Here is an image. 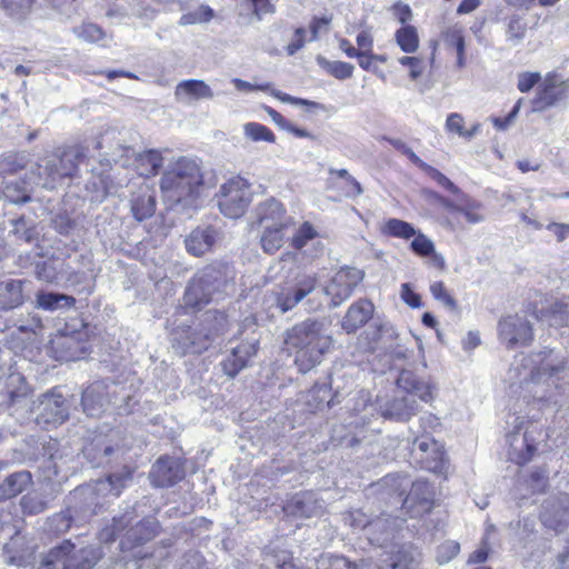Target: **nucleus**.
<instances>
[{
	"instance_id": "f257e3e1",
	"label": "nucleus",
	"mask_w": 569,
	"mask_h": 569,
	"mask_svg": "<svg viewBox=\"0 0 569 569\" xmlns=\"http://www.w3.org/2000/svg\"><path fill=\"white\" fill-rule=\"evenodd\" d=\"M567 373L566 360L553 350H542L516 358L508 379L519 385L533 400L543 406H560L563 389L559 383Z\"/></svg>"
},
{
	"instance_id": "f03ea898",
	"label": "nucleus",
	"mask_w": 569,
	"mask_h": 569,
	"mask_svg": "<svg viewBox=\"0 0 569 569\" xmlns=\"http://www.w3.org/2000/svg\"><path fill=\"white\" fill-rule=\"evenodd\" d=\"M333 339L323 322L307 319L288 329L284 345L295 355V363L300 372H308L318 366L332 347Z\"/></svg>"
},
{
	"instance_id": "7ed1b4c3",
	"label": "nucleus",
	"mask_w": 569,
	"mask_h": 569,
	"mask_svg": "<svg viewBox=\"0 0 569 569\" xmlns=\"http://www.w3.org/2000/svg\"><path fill=\"white\" fill-rule=\"evenodd\" d=\"M202 184L203 177L197 161L180 158L163 172L160 190L171 203H190L199 196Z\"/></svg>"
},
{
	"instance_id": "20e7f679",
	"label": "nucleus",
	"mask_w": 569,
	"mask_h": 569,
	"mask_svg": "<svg viewBox=\"0 0 569 569\" xmlns=\"http://www.w3.org/2000/svg\"><path fill=\"white\" fill-rule=\"evenodd\" d=\"M228 320L224 313L218 310H209L204 313L200 328L191 330L189 326H179L173 329L171 347L176 353H201L227 330Z\"/></svg>"
},
{
	"instance_id": "39448f33",
	"label": "nucleus",
	"mask_w": 569,
	"mask_h": 569,
	"mask_svg": "<svg viewBox=\"0 0 569 569\" xmlns=\"http://www.w3.org/2000/svg\"><path fill=\"white\" fill-rule=\"evenodd\" d=\"M397 386L406 395L395 397L383 409V416L406 421L419 411V405L415 397L417 396L423 402H430L435 398L436 386L431 380L419 378L413 371L403 369L397 379Z\"/></svg>"
},
{
	"instance_id": "423d86ee",
	"label": "nucleus",
	"mask_w": 569,
	"mask_h": 569,
	"mask_svg": "<svg viewBox=\"0 0 569 569\" xmlns=\"http://www.w3.org/2000/svg\"><path fill=\"white\" fill-rule=\"evenodd\" d=\"M233 278V270L226 263L209 264L201 269L184 292L187 307L200 309L208 305L214 295L227 290Z\"/></svg>"
},
{
	"instance_id": "0eeeda50",
	"label": "nucleus",
	"mask_w": 569,
	"mask_h": 569,
	"mask_svg": "<svg viewBox=\"0 0 569 569\" xmlns=\"http://www.w3.org/2000/svg\"><path fill=\"white\" fill-rule=\"evenodd\" d=\"M87 148L81 144L70 146L63 150L44 157L38 164V184L47 189L56 188L57 182L64 178H72L78 166L87 157Z\"/></svg>"
},
{
	"instance_id": "6e6552de",
	"label": "nucleus",
	"mask_w": 569,
	"mask_h": 569,
	"mask_svg": "<svg viewBox=\"0 0 569 569\" xmlns=\"http://www.w3.org/2000/svg\"><path fill=\"white\" fill-rule=\"evenodd\" d=\"M381 486H386L391 495L401 502L402 508L411 513V517L419 516L431 508L433 498L432 487L428 481L417 480L411 482L407 477L389 475L382 479Z\"/></svg>"
},
{
	"instance_id": "1a4fd4ad",
	"label": "nucleus",
	"mask_w": 569,
	"mask_h": 569,
	"mask_svg": "<svg viewBox=\"0 0 569 569\" xmlns=\"http://www.w3.org/2000/svg\"><path fill=\"white\" fill-rule=\"evenodd\" d=\"M102 550L98 546H87L74 550L70 540L52 548L42 560L44 569H91L102 558Z\"/></svg>"
},
{
	"instance_id": "9d476101",
	"label": "nucleus",
	"mask_w": 569,
	"mask_h": 569,
	"mask_svg": "<svg viewBox=\"0 0 569 569\" xmlns=\"http://www.w3.org/2000/svg\"><path fill=\"white\" fill-rule=\"evenodd\" d=\"M541 428L533 421L523 417H516L513 429L507 435L509 458L517 465H525L531 460L537 451Z\"/></svg>"
},
{
	"instance_id": "9b49d317",
	"label": "nucleus",
	"mask_w": 569,
	"mask_h": 569,
	"mask_svg": "<svg viewBox=\"0 0 569 569\" xmlns=\"http://www.w3.org/2000/svg\"><path fill=\"white\" fill-rule=\"evenodd\" d=\"M217 199L224 217L238 219L244 214L251 202L250 184L240 177L231 178L220 187Z\"/></svg>"
},
{
	"instance_id": "f8f14e48",
	"label": "nucleus",
	"mask_w": 569,
	"mask_h": 569,
	"mask_svg": "<svg viewBox=\"0 0 569 569\" xmlns=\"http://www.w3.org/2000/svg\"><path fill=\"white\" fill-rule=\"evenodd\" d=\"M317 284L316 274L297 273L278 287L274 293L277 308L281 313L292 310L316 290Z\"/></svg>"
},
{
	"instance_id": "ddd939ff",
	"label": "nucleus",
	"mask_w": 569,
	"mask_h": 569,
	"mask_svg": "<svg viewBox=\"0 0 569 569\" xmlns=\"http://www.w3.org/2000/svg\"><path fill=\"white\" fill-rule=\"evenodd\" d=\"M410 455L421 469L432 472L442 470L445 460L443 447L427 433L415 438Z\"/></svg>"
},
{
	"instance_id": "4468645a",
	"label": "nucleus",
	"mask_w": 569,
	"mask_h": 569,
	"mask_svg": "<svg viewBox=\"0 0 569 569\" xmlns=\"http://www.w3.org/2000/svg\"><path fill=\"white\" fill-rule=\"evenodd\" d=\"M362 279L363 272L357 268L346 267L337 271L323 288V292L330 298V307L336 308L346 301Z\"/></svg>"
},
{
	"instance_id": "2eb2a0df",
	"label": "nucleus",
	"mask_w": 569,
	"mask_h": 569,
	"mask_svg": "<svg viewBox=\"0 0 569 569\" xmlns=\"http://www.w3.org/2000/svg\"><path fill=\"white\" fill-rule=\"evenodd\" d=\"M498 336L507 348L513 349L517 346L528 345L533 338V332L530 322L525 317L510 315L500 319Z\"/></svg>"
},
{
	"instance_id": "dca6fc26",
	"label": "nucleus",
	"mask_w": 569,
	"mask_h": 569,
	"mask_svg": "<svg viewBox=\"0 0 569 569\" xmlns=\"http://www.w3.org/2000/svg\"><path fill=\"white\" fill-rule=\"evenodd\" d=\"M68 416L66 400L61 395L52 391L40 398L36 417V422L40 427L46 429L56 427L63 423Z\"/></svg>"
},
{
	"instance_id": "f3484780",
	"label": "nucleus",
	"mask_w": 569,
	"mask_h": 569,
	"mask_svg": "<svg viewBox=\"0 0 569 569\" xmlns=\"http://www.w3.org/2000/svg\"><path fill=\"white\" fill-rule=\"evenodd\" d=\"M569 92V82L561 80L557 76L547 77L531 101L532 112H541L558 104L567 98Z\"/></svg>"
},
{
	"instance_id": "a211bd4d",
	"label": "nucleus",
	"mask_w": 569,
	"mask_h": 569,
	"mask_svg": "<svg viewBox=\"0 0 569 569\" xmlns=\"http://www.w3.org/2000/svg\"><path fill=\"white\" fill-rule=\"evenodd\" d=\"M540 518L546 527L556 531L563 530L569 525V496L561 493L547 499Z\"/></svg>"
},
{
	"instance_id": "6ab92c4d",
	"label": "nucleus",
	"mask_w": 569,
	"mask_h": 569,
	"mask_svg": "<svg viewBox=\"0 0 569 569\" xmlns=\"http://www.w3.org/2000/svg\"><path fill=\"white\" fill-rule=\"evenodd\" d=\"M121 132L116 129L104 131L100 139L97 141V149H107L106 154L110 156L111 160L127 167L131 163V158L134 151L121 143Z\"/></svg>"
},
{
	"instance_id": "aec40b11",
	"label": "nucleus",
	"mask_w": 569,
	"mask_h": 569,
	"mask_svg": "<svg viewBox=\"0 0 569 569\" xmlns=\"http://www.w3.org/2000/svg\"><path fill=\"white\" fill-rule=\"evenodd\" d=\"M256 213L260 227H290L293 219L287 216L283 204L274 198L259 203Z\"/></svg>"
},
{
	"instance_id": "412c9836",
	"label": "nucleus",
	"mask_w": 569,
	"mask_h": 569,
	"mask_svg": "<svg viewBox=\"0 0 569 569\" xmlns=\"http://www.w3.org/2000/svg\"><path fill=\"white\" fill-rule=\"evenodd\" d=\"M184 471L178 460L169 457L159 458L152 466L150 479L156 487H170L181 480Z\"/></svg>"
},
{
	"instance_id": "4be33fe9",
	"label": "nucleus",
	"mask_w": 569,
	"mask_h": 569,
	"mask_svg": "<svg viewBox=\"0 0 569 569\" xmlns=\"http://www.w3.org/2000/svg\"><path fill=\"white\" fill-rule=\"evenodd\" d=\"M110 402L108 385L104 381H96L82 393L83 411L89 417L99 416Z\"/></svg>"
},
{
	"instance_id": "5701e85b",
	"label": "nucleus",
	"mask_w": 569,
	"mask_h": 569,
	"mask_svg": "<svg viewBox=\"0 0 569 569\" xmlns=\"http://www.w3.org/2000/svg\"><path fill=\"white\" fill-rule=\"evenodd\" d=\"M375 307L367 299H359L347 310L341 321V328L347 333H353L365 326L372 317Z\"/></svg>"
},
{
	"instance_id": "b1692460",
	"label": "nucleus",
	"mask_w": 569,
	"mask_h": 569,
	"mask_svg": "<svg viewBox=\"0 0 569 569\" xmlns=\"http://www.w3.org/2000/svg\"><path fill=\"white\" fill-rule=\"evenodd\" d=\"M257 353V341H247L232 348L231 353L221 362L223 372L233 378L247 367L251 357Z\"/></svg>"
},
{
	"instance_id": "393cba45",
	"label": "nucleus",
	"mask_w": 569,
	"mask_h": 569,
	"mask_svg": "<svg viewBox=\"0 0 569 569\" xmlns=\"http://www.w3.org/2000/svg\"><path fill=\"white\" fill-rule=\"evenodd\" d=\"M400 563L391 561L386 567H378L371 560L351 562L345 557L323 553L317 559V569H399Z\"/></svg>"
},
{
	"instance_id": "a878e982",
	"label": "nucleus",
	"mask_w": 569,
	"mask_h": 569,
	"mask_svg": "<svg viewBox=\"0 0 569 569\" xmlns=\"http://www.w3.org/2000/svg\"><path fill=\"white\" fill-rule=\"evenodd\" d=\"M131 211L138 221L153 216L156 211V192L148 183H141L132 193Z\"/></svg>"
},
{
	"instance_id": "bb28decb",
	"label": "nucleus",
	"mask_w": 569,
	"mask_h": 569,
	"mask_svg": "<svg viewBox=\"0 0 569 569\" xmlns=\"http://www.w3.org/2000/svg\"><path fill=\"white\" fill-rule=\"evenodd\" d=\"M174 96L179 101L190 102L191 100L211 99L213 92L204 81L190 79L178 83Z\"/></svg>"
},
{
	"instance_id": "cd10ccee",
	"label": "nucleus",
	"mask_w": 569,
	"mask_h": 569,
	"mask_svg": "<svg viewBox=\"0 0 569 569\" xmlns=\"http://www.w3.org/2000/svg\"><path fill=\"white\" fill-rule=\"evenodd\" d=\"M410 248L417 256L421 258H428L435 268H445V258L442 254L436 252L433 241L421 231H417L416 236H413Z\"/></svg>"
},
{
	"instance_id": "c85d7f7f",
	"label": "nucleus",
	"mask_w": 569,
	"mask_h": 569,
	"mask_svg": "<svg viewBox=\"0 0 569 569\" xmlns=\"http://www.w3.org/2000/svg\"><path fill=\"white\" fill-rule=\"evenodd\" d=\"M548 473L546 468H536L528 477L520 479L517 487L520 497L545 492L549 483Z\"/></svg>"
},
{
	"instance_id": "c756f323",
	"label": "nucleus",
	"mask_w": 569,
	"mask_h": 569,
	"mask_svg": "<svg viewBox=\"0 0 569 569\" xmlns=\"http://www.w3.org/2000/svg\"><path fill=\"white\" fill-rule=\"evenodd\" d=\"M216 241V230L212 228L196 229L186 239L188 252L200 257L208 252Z\"/></svg>"
},
{
	"instance_id": "7c9ffc66",
	"label": "nucleus",
	"mask_w": 569,
	"mask_h": 569,
	"mask_svg": "<svg viewBox=\"0 0 569 569\" xmlns=\"http://www.w3.org/2000/svg\"><path fill=\"white\" fill-rule=\"evenodd\" d=\"M118 449L106 439L99 438L84 447L83 453L93 467H102L110 462Z\"/></svg>"
},
{
	"instance_id": "2f4dec72",
	"label": "nucleus",
	"mask_w": 569,
	"mask_h": 569,
	"mask_svg": "<svg viewBox=\"0 0 569 569\" xmlns=\"http://www.w3.org/2000/svg\"><path fill=\"white\" fill-rule=\"evenodd\" d=\"M133 163L141 176L153 177L163 166V157L157 149L146 150L132 156Z\"/></svg>"
},
{
	"instance_id": "473e14b6",
	"label": "nucleus",
	"mask_w": 569,
	"mask_h": 569,
	"mask_svg": "<svg viewBox=\"0 0 569 569\" xmlns=\"http://www.w3.org/2000/svg\"><path fill=\"white\" fill-rule=\"evenodd\" d=\"M288 509L300 517L311 518L323 511V505L312 492H302L293 498Z\"/></svg>"
},
{
	"instance_id": "72a5a7b5",
	"label": "nucleus",
	"mask_w": 569,
	"mask_h": 569,
	"mask_svg": "<svg viewBox=\"0 0 569 569\" xmlns=\"http://www.w3.org/2000/svg\"><path fill=\"white\" fill-rule=\"evenodd\" d=\"M23 302L22 281L21 280H3L0 281V309L11 310Z\"/></svg>"
},
{
	"instance_id": "f704fd0d",
	"label": "nucleus",
	"mask_w": 569,
	"mask_h": 569,
	"mask_svg": "<svg viewBox=\"0 0 569 569\" xmlns=\"http://www.w3.org/2000/svg\"><path fill=\"white\" fill-rule=\"evenodd\" d=\"M539 320L551 327L569 326V301L557 300L539 311Z\"/></svg>"
},
{
	"instance_id": "c9c22d12",
	"label": "nucleus",
	"mask_w": 569,
	"mask_h": 569,
	"mask_svg": "<svg viewBox=\"0 0 569 569\" xmlns=\"http://www.w3.org/2000/svg\"><path fill=\"white\" fill-rule=\"evenodd\" d=\"M31 483L29 471H18L4 479L0 486V498L9 499L21 493Z\"/></svg>"
},
{
	"instance_id": "e433bc0d",
	"label": "nucleus",
	"mask_w": 569,
	"mask_h": 569,
	"mask_svg": "<svg viewBox=\"0 0 569 569\" xmlns=\"http://www.w3.org/2000/svg\"><path fill=\"white\" fill-rule=\"evenodd\" d=\"M289 227H261L260 244L268 254L276 253L284 243L286 230Z\"/></svg>"
},
{
	"instance_id": "4c0bfd02",
	"label": "nucleus",
	"mask_w": 569,
	"mask_h": 569,
	"mask_svg": "<svg viewBox=\"0 0 569 569\" xmlns=\"http://www.w3.org/2000/svg\"><path fill=\"white\" fill-rule=\"evenodd\" d=\"M481 203L469 196L460 192L457 194L456 204L452 212H459L463 214L469 223H479L483 220V216L479 212Z\"/></svg>"
},
{
	"instance_id": "58836bf2",
	"label": "nucleus",
	"mask_w": 569,
	"mask_h": 569,
	"mask_svg": "<svg viewBox=\"0 0 569 569\" xmlns=\"http://www.w3.org/2000/svg\"><path fill=\"white\" fill-rule=\"evenodd\" d=\"M158 525L151 520L138 522L134 527L126 532V541L121 540V547L124 548L127 542L142 543L150 540L157 533Z\"/></svg>"
},
{
	"instance_id": "ea45409f",
	"label": "nucleus",
	"mask_w": 569,
	"mask_h": 569,
	"mask_svg": "<svg viewBox=\"0 0 569 569\" xmlns=\"http://www.w3.org/2000/svg\"><path fill=\"white\" fill-rule=\"evenodd\" d=\"M132 472L129 469H124L121 472L110 475L106 480H99L97 482V491L110 492L113 496H119L121 490L131 481Z\"/></svg>"
},
{
	"instance_id": "a19ab883",
	"label": "nucleus",
	"mask_w": 569,
	"mask_h": 569,
	"mask_svg": "<svg viewBox=\"0 0 569 569\" xmlns=\"http://www.w3.org/2000/svg\"><path fill=\"white\" fill-rule=\"evenodd\" d=\"M395 39L400 49L406 53H415L419 48V37L416 27L405 26L395 33Z\"/></svg>"
},
{
	"instance_id": "79ce46f5",
	"label": "nucleus",
	"mask_w": 569,
	"mask_h": 569,
	"mask_svg": "<svg viewBox=\"0 0 569 569\" xmlns=\"http://www.w3.org/2000/svg\"><path fill=\"white\" fill-rule=\"evenodd\" d=\"M244 137L252 142L274 143V133L264 124L259 122H247L242 127Z\"/></svg>"
},
{
	"instance_id": "37998d69",
	"label": "nucleus",
	"mask_w": 569,
	"mask_h": 569,
	"mask_svg": "<svg viewBox=\"0 0 569 569\" xmlns=\"http://www.w3.org/2000/svg\"><path fill=\"white\" fill-rule=\"evenodd\" d=\"M345 522L356 529H363L367 535L373 536V529L379 527L381 520H371L368 515L361 510H353L345 516Z\"/></svg>"
},
{
	"instance_id": "c03bdc74",
	"label": "nucleus",
	"mask_w": 569,
	"mask_h": 569,
	"mask_svg": "<svg viewBox=\"0 0 569 569\" xmlns=\"http://www.w3.org/2000/svg\"><path fill=\"white\" fill-rule=\"evenodd\" d=\"M3 196L9 202L16 204L30 201L26 182L21 180L8 181L3 189Z\"/></svg>"
},
{
	"instance_id": "a18cd8bd",
	"label": "nucleus",
	"mask_w": 569,
	"mask_h": 569,
	"mask_svg": "<svg viewBox=\"0 0 569 569\" xmlns=\"http://www.w3.org/2000/svg\"><path fill=\"white\" fill-rule=\"evenodd\" d=\"M383 232L391 237L410 239L413 236H416L417 230L413 228L411 223L407 221L391 218L386 222L383 227Z\"/></svg>"
},
{
	"instance_id": "49530a36",
	"label": "nucleus",
	"mask_w": 569,
	"mask_h": 569,
	"mask_svg": "<svg viewBox=\"0 0 569 569\" xmlns=\"http://www.w3.org/2000/svg\"><path fill=\"white\" fill-rule=\"evenodd\" d=\"M34 0H1L4 12L17 20L24 19L30 12Z\"/></svg>"
},
{
	"instance_id": "de8ad7c7",
	"label": "nucleus",
	"mask_w": 569,
	"mask_h": 569,
	"mask_svg": "<svg viewBox=\"0 0 569 569\" xmlns=\"http://www.w3.org/2000/svg\"><path fill=\"white\" fill-rule=\"evenodd\" d=\"M318 62L323 67L331 76L339 80H346L352 77L353 66L343 61H328L325 58L319 57Z\"/></svg>"
},
{
	"instance_id": "09e8293b",
	"label": "nucleus",
	"mask_w": 569,
	"mask_h": 569,
	"mask_svg": "<svg viewBox=\"0 0 569 569\" xmlns=\"http://www.w3.org/2000/svg\"><path fill=\"white\" fill-rule=\"evenodd\" d=\"M64 302V306H73L76 302V299L61 295V293H39L37 296V303L39 308H42L44 310H54L59 307L60 302Z\"/></svg>"
},
{
	"instance_id": "8fccbe9b",
	"label": "nucleus",
	"mask_w": 569,
	"mask_h": 569,
	"mask_svg": "<svg viewBox=\"0 0 569 569\" xmlns=\"http://www.w3.org/2000/svg\"><path fill=\"white\" fill-rule=\"evenodd\" d=\"M527 22L520 16H512L507 23V40L513 46L520 43L526 36Z\"/></svg>"
},
{
	"instance_id": "3c124183",
	"label": "nucleus",
	"mask_w": 569,
	"mask_h": 569,
	"mask_svg": "<svg viewBox=\"0 0 569 569\" xmlns=\"http://www.w3.org/2000/svg\"><path fill=\"white\" fill-rule=\"evenodd\" d=\"M375 520H381V523L373 529V536L368 535V538L371 542L381 545L390 538L396 527V520L387 515H382V517L376 518Z\"/></svg>"
},
{
	"instance_id": "603ef678",
	"label": "nucleus",
	"mask_w": 569,
	"mask_h": 569,
	"mask_svg": "<svg viewBox=\"0 0 569 569\" xmlns=\"http://www.w3.org/2000/svg\"><path fill=\"white\" fill-rule=\"evenodd\" d=\"M9 386L17 385L16 389H9L8 390V397L10 405H16L20 402L22 399L27 398L29 395V387L24 380V378L19 375H10L9 376Z\"/></svg>"
},
{
	"instance_id": "864d4df0",
	"label": "nucleus",
	"mask_w": 569,
	"mask_h": 569,
	"mask_svg": "<svg viewBox=\"0 0 569 569\" xmlns=\"http://www.w3.org/2000/svg\"><path fill=\"white\" fill-rule=\"evenodd\" d=\"M318 234V231L310 222H303L291 238V246L297 250H301L309 241L317 238Z\"/></svg>"
},
{
	"instance_id": "5fc2aeb1",
	"label": "nucleus",
	"mask_w": 569,
	"mask_h": 569,
	"mask_svg": "<svg viewBox=\"0 0 569 569\" xmlns=\"http://www.w3.org/2000/svg\"><path fill=\"white\" fill-rule=\"evenodd\" d=\"M78 38L87 42H99L104 38L102 29L94 23H83L78 28L73 29Z\"/></svg>"
},
{
	"instance_id": "6e6d98bb",
	"label": "nucleus",
	"mask_w": 569,
	"mask_h": 569,
	"mask_svg": "<svg viewBox=\"0 0 569 569\" xmlns=\"http://www.w3.org/2000/svg\"><path fill=\"white\" fill-rule=\"evenodd\" d=\"M213 18V10L208 6H200L197 10L181 17V24H196L208 22Z\"/></svg>"
},
{
	"instance_id": "4d7b16f0",
	"label": "nucleus",
	"mask_w": 569,
	"mask_h": 569,
	"mask_svg": "<svg viewBox=\"0 0 569 569\" xmlns=\"http://www.w3.org/2000/svg\"><path fill=\"white\" fill-rule=\"evenodd\" d=\"M430 292L436 300L440 301L448 309H457L456 299L448 292V290L446 289L445 284L441 281L433 282L430 286Z\"/></svg>"
},
{
	"instance_id": "13d9d810",
	"label": "nucleus",
	"mask_w": 569,
	"mask_h": 569,
	"mask_svg": "<svg viewBox=\"0 0 569 569\" xmlns=\"http://www.w3.org/2000/svg\"><path fill=\"white\" fill-rule=\"evenodd\" d=\"M27 164V159L22 154H10L0 161V171L2 173H17Z\"/></svg>"
},
{
	"instance_id": "bf43d9fd",
	"label": "nucleus",
	"mask_w": 569,
	"mask_h": 569,
	"mask_svg": "<svg viewBox=\"0 0 569 569\" xmlns=\"http://www.w3.org/2000/svg\"><path fill=\"white\" fill-rule=\"evenodd\" d=\"M447 40L455 44L457 50V64L461 68L465 66V39L459 29H451L447 32Z\"/></svg>"
},
{
	"instance_id": "052dcab7",
	"label": "nucleus",
	"mask_w": 569,
	"mask_h": 569,
	"mask_svg": "<svg viewBox=\"0 0 569 569\" xmlns=\"http://www.w3.org/2000/svg\"><path fill=\"white\" fill-rule=\"evenodd\" d=\"M425 172H427L429 177L433 179L443 189L448 190L452 194H460L461 190L449 178H447L436 168L428 166Z\"/></svg>"
},
{
	"instance_id": "680f3d73",
	"label": "nucleus",
	"mask_w": 569,
	"mask_h": 569,
	"mask_svg": "<svg viewBox=\"0 0 569 569\" xmlns=\"http://www.w3.org/2000/svg\"><path fill=\"white\" fill-rule=\"evenodd\" d=\"M271 94L280 100L281 102L291 103L295 106H305L313 109H322V106L316 101L302 99V98H296L288 93H283L279 90L272 89Z\"/></svg>"
},
{
	"instance_id": "e2e57ef3",
	"label": "nucleus",
	"mask_w": 569,
	"mask_h": 569,
	"mask_svg": "<svg viewBox=\"0 0 569 569\" xmlns=\"http://www.w3.org/2000/svg\"><path fill=\"white\" fill-rule=\"evenodd\" d=\"M398 62L402 66H407L410 69L409 76L412 80H417L422 76L425 70L423 60L419 57L403 56L398 59Z\"/></svg>"
},
{
	"instance_id": "0e129e2a",
	"label": "nucleus",
	"mask_w": 569,
	"mask_h": 569,
	"mask_svg": "<svg viewBox=\"0 0 569 569\" xmlns=\"http://www.w3.org/2000/svg\"><path fill=\"white\" fill-rule=\"evenodd\" d=\"M128 522H124V517L120 519H113V523L111 526L104 527L100 531V540L103 542H111L116 539L118 533L127 527Z\"/></svg>"
},
{
	"instance_id": "69168bd1",
	"label": "nucleus",
	"mask_w": 569,
	"mask_h": 569,
	"mask_svg": "<svg viewBox=\"0 0 569 569\" xmlns=\"http://www.w3.org/2000/svg\"><path fill=\"white\" fill-rule=\"evenodd\" d=\"M541 77L538 72H523L518 76V90L520 92H529L539 81Z\"/></svg>"
},
{
	"instance_id": "338daca9",
	"label": "nucleus",
	"mask_w": 569,
	"mask_h": 569,
	"mask_svg": "<svg viewBox=\"0 0 569 569\" xmlns=\"http://www.w3.org/2000/svg\"><path fill=\"white\" fill-rule=\"evenodd\" d=\"M400 297L411 308L421 307V297L411 289L409 283L401 284Z\"/></svg>"
},
{
	"instance_id": "774afa93",
	"label": "nucleus",
	"mask_w": 569,
	"mask_h": 569,
	"mask_svg": "<svg viewBox=\"0 0 569 569\" xmlns=\"http://www.w3.org/2000/svg\"><path fill=\"white\" fill-rule=\"evenodd\" d=\"M446 129L449 132L457 133L459 137H462L465 133V119L460 113H450L446 121Z\"/></svg>"
}]
</instances>
